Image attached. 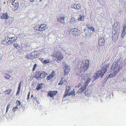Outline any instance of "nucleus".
<instances>
[{"instance_id": "9d476101", "label": "nucleus", "mask_w": 126, "mask_h": 126, "mask_svg": "<svg viewBox=\"0 0 126 126\" xmlns=\"http://www.w3.org/2000/svg\"><path fill=\"white\" fill-rule=\"evenodd\" d=\"M40 31H45L46 29L48 27V26L47 25L43 24L41 25L40 26Z\"/></svg>"}, {"instance_id": "c03bdc74", "label": "nucleus", "mask_w": 126, "mask_h": 126, "mask_svg": "<svg viewBox=\"0 0 126 126\" xmlns=\"http://www.w3.org/2000/svg\"><path fill=\"white\" fill-rule=\"evenodd\" d=\"M11 106V105L9 104L7 106V108H9Z\"/></svg>"}, {"instance_id": "49530a36", "label": "nucleus", "mask_w": 126, "mask_h": 126, "mask_svg": "<svg viewBox=\"0 0 126 126\" xmlns=\"http://www.w3.org/2000/svg\"><path fill=\"white\" fill-rule=\"evenodd\" d=\"M33 97V95H32L31 96V99H33V98H32Z\"/></svg>"}, {"instance_id": "79ce46f5", "label": "nucleus", "mask_w": 126, "mask_h": 126, "mask_svg": "<svg viewBox=\"0 0 126 126\" xmlns=\"http://www.w3.org/2000/svg\"><path fill=\"white\" fill-rule=\"evenodd\" d=\"M11 2L12 3H14L15 0H10Z\"/></svg>"}, {"instance_id": "2f4dec72", "label": "nucleus", "mask_w": 126, "mask_h": 126, "mask_svg": "<svg viewBox=\"0 0 126 126\" xmlns=\"http://www.w3.org/2000/svg\"><path fill=\"white\" fill-rule=\"evenodd\" d=\"M91 81V79L89 78L87 80L85 81L84 84L86 85V86L89 82H90Z\"/></svg>"}, {"instance_id": "f3484780", "label": "nucleus", "mask_w": 126, "mask_h": 126, "mask_svg": "<svg viewBox=\"0 0 126 126\" xmlns=\"http://www.w3.org/2000/svg\"><path fill=\"white\" fill-rule=\"evenodd\" d=\"M54 75L55 72H53L47 77L46 79L48 80H49L50 79L52 78Z\"/></svg>"}, {"instance_id": "5fc2aeb1", "label": "nucleus", "mask_w": 126, "mask_h": 126, "mask_svg": "<svg viewBox=\"0 0 126 126\" xmlns=\"http://www.w3.org/2000/svg\"><path fill=\"white\" fill-rule=\"evenodd\" d=\"M0 1H1V0H0Z\"/></svg>"}, {"instance_id": "b1692460", "label": "nucleus", "mask_w": 126, "mask_h": 126, "mask_svg": "<svg viewBox=\"0 0 126 126\" xmlns=\"http://www.w3.org/2000/svg\"><path fill=\"white\" fill-rule=\"evenodd\" d=\"M43 84L42 83H39V84L37 85V87L36 88V89L37 90H38L39 89H41L42 87Z\"/></svg>"}, {"instance_id": "393cba45", "label": "nucleus", "mask_w": 126, "mask_h": 126, "mask_svg": "<svg viewBox=\"0 0 126 126\" xmlns=\"http://www.w3.org/2000/svg\"><path fill=\"white\" fill-rule=\"evenodd\" d=\"M84 16L80 15L78 18V20L81 21H83L84 19Z\"/></svg>"}, {"instance_id": "4be33fe9", "label": "nucleus", "mask_w": 126, "mask_h": 126, "mask_svg": "<svg viewBox=\"0 0 126 126\" xmlns=\"http://www.w3.org/2000/svg\"><path fill=\"white\" fill-rule=\"evenodd\" d=\"M119 31H113V35L115 34V36H116V37L118 38V35L119 34Z\"/></svg>"}, {"instance_id": "aec40b11", "label": "nucleus", "mask_w": 126, "mask_h": 126, "mask_svg": "<svg viewBox=\"0 0 126 126\" xmlns=\"http://www.w3.org/2000/svg\"><path fill=\"white\" fill-rule=\"evenodd\" d=\"M9 16L8 14L7 13L4 14H3L2 16H1V18L2 19H6L8 18Z\"/></svg>"}, {"instance_id": "9b49d317", "label": "nucleus", "mask_w": 126, "mask_h": 126, "mask_svg": "<svg viewBox=\"0 0 126 126\" xmlns=\"http://www.w3.org/2000/svg\"><path fill=\"white\" fill-rule=\"evenodd\" d=\"M98 44L100 45H102L104 44V40L102 37H100L99 39Z\"/></svg>"}, {"instance_id": "bb28decb", "label": "nucleus", "mask_w": 126, "mask_h": 126, "mask_svg": "<svg viewBox=\"0 0 126 126\" xmlns=\"http://www.w3.org/2000/svg\"><path fill=\"white\" fill-rule=\"evenodd\" d=\"M70 23H76V20L73 17H72L71 18V19L70 21Z\"/></svg>"}, {"instance_id": "dca6fc26", "label": "nucleus", "mask_w": 126, "mask_h": 126, "mask_svg": "<svg viewBox=\"0 0 126 126\" xmlns=\"http://www.w3.org/2000/svg\"><path fill=\"white\" fill-rule=\"evenodd\" d=\"M125 32H126V21H125L124 23L123 30L122 33V35H125Z\"/></svg>"}, {"instance_id": "39448f33", "label": "nucleus", "mask_w": 126, "mask_h": 126, "mask_svg": "<svg viewBox=\"0 0 126 126\" xmlns=\"http://www.w3.org/2000/svg\"><path fill=\"white\" fill-rule=\"evenodd\" d=\"M38 55L39 54H36L35 53L32 52L31 54H29L26 55L25 58L29 59L32 60L35 58L38 57L39 55Z\"/></svg>"}, {"instance_id": "7ed1b4c3", "label": "nucleus", "mask_w": 126, "mask_h": 126, "mask_svg": "<svg viewBox=\"0 0 126 126\" xmlns=\"http://www.w3.org/2000/svg\"><path fill=\"white\" fill-rule=\"evenodd\" d=\"M52 56L55 58V60L58 63L60 62L63 58V54L58 51L53 53Z\"/></svg>"}, {"instance_id": "603ef678", "label": "nucleus", "mask_w": 126, "mask_h": 126, "mask_svg": "<svg viewBox=\"0 0 126 126\" xmlns=\"http://www.w3.org/2000/svg\"><path fill=\"white\" fill-rule=\"evenodd\" d=\"M82 43L81 42V43H80V44H82Z\"/></svg>"}, {"instance_id": "72a5a7b5", "label": "nucleus", "mask_w": 126, "mask_h": 126, "mask_svg": "<svg viewBox=\"0 0 126 126\" xmlns=\"http://www.w3.org/2000/svg\"><path fill=\"white\" fill-rule=\"evenodd\" d=\"M40 25H37L36 26L34 27V29L35 30L39 31L40 29Z\"/></svg>"}, {"instance_id": "c85d7f7f", "label": "nucleus", "mask_w": 126, "mask_h": 126, "mask_svg": "<svg viewBox=\"0 0 126 126\" xmlns=\"http://www.w3.org/2000/svg\"><path fill=\"white\" fill-rule=\"evenodd\" d=\"M114 35L115 34L112 35V39L113 41L114 42H115L117 40L118 38L116 37V36H115Z\"/></svg>"}, {"instance_id": "6e6552de", "label": "nucleus", "mask_w": 126, "mask_h": 126, "mask_svg": "<svg viewBox=\"0 0 126 126\" xmlns=\"http://www.w3.org/2000/svg\"><path fill=\"white\" fill-rule=\"evenodd\" d=\"M120 25L119 22H115L113 26V31H119Z\"/></svg>"}, {"instance_id": "a878e982", "label": "nucleus", "mask_w": 126, "mask_h": 126, "mask_svg": "<svg viewBox=\"0 0 126 126\" xmlns=\"http://www.w3.org/2000/svg\"><path fill=\"white\" fill-rule=\"evenodd\" d=\"M72 30L73 31V34L74 35H76L77 33L78 30L77 29L73 28Z\"/></svg>"}, {"instance_id": "a211bd4d", "label": "nucleus", "mask_w": 126, "mask_h": 126, "mask_svg": "<svg viewBox=\"0 0 126 126\" xmlns=\"http://www.w3.org/2000/svg\"><path fill=\"white\" fill-rule=\"evenodd\" d=\"M35 77L38 80H40L41 79V73L40 74L39 72H37L35 76Z\"/></svg>"}, {"instance_id": "f8f14e48", "label": "nucleus", "mask_w": 126, "mask_h": 126, "mask_svg": "<svg viewBox=\"0 0 126 126\" xmlns=\"http://www.w3.org/2000/svg\"><path fill=\"white\" fill-rule=\"evenodd\" d=\"M14 8H13V10L15 11L18 8V3H12Z\"/></svg>"}, {"instance_id": "f257e3e1", "label": "nucleus", "mask_w": 126, "mask_h": 126, "mask_svg": "<svg viewBox=\"0 0 126 126\" xmlns=\"http://www.w3.org/2000/svg\"><path fill=\"white\" fill-rule=\"evenodd\" d=\"M109 64H107L106 65L104 66L103 67L101 71H98L96 72V74L94 75L93 78H95V80L99 78L100 76H101V78H102L106 72L107 68H109Z\"/></svg>"}, {"instance_id": "8fccbe9b", "label": "nucleus", "mask_w": 126, "mask_h": 126, "mask_svg": "<svg viewBox=\"0 0 126 126\" xmlns=\"http://www.w3.org/2000/svg\"><path fill=\"white\" fill-rule=\"evenodd\" d=\"M34 0H31V2H33L34 1Z\"/></svg>"}, {"instance_id": "f03ea898", "label": "nucleus", "mask_w": 126, "mask_h": 126, "mask_svg": "<svg viewBox=\"0 0 126 126\" xmlns=\"http://www.w3.org/2000/svg\"><path fill=\"white\" fill-rule=\"evenodd\" d=\"M111 69L113 70V72L112 74H110L109 76L110 78L113 77L117 75L120 69L119 66L116 62H114L111 66Z\"/></svg>"}, {"instance_id": "e433bc0d", "label": "nucleus", "mask_w": 126, "mask_h": 126, "mask_svg": "<svg viewBox=\"0 0 126 126\" xmlns=\"http://www.w3.org/2000/svg\"><path fill=\"white\" fill-rule=\"evenodd\" d=\"M75 91L74 90V89H73L71 93H69L68 94V96H69L70 95L72 94L73 95L75 93Z\"/></svg>"}, {"instance_id": "423d86ee", "label": "nucleus", "mask_w": 126, "mask_h": 126, "mask_svg": "<svg viewBox=\"0 0 126 126\" xmlns=\"http://www.w3.org/2000/svg\"><path fill=\"white\" fill-rule=\"evenodd\" d=\"M64 68V75H67L70 70V66L67 64L65 63H63Z\"/></svg>"}, {"instance_id": "ea45409f", "label": "nucleus", "mask_w": 126, "mask_h": 126, "mask_svg": "<svg viewBox=\"0 0 126 126\" xmlns=\"http://www.w3.org/2000/svg\"><path fill=\"white\" fill-rule=\"evenodd\" d=\"M37 65L36 64H35L33 65V71H34L35 70V69L37 66Z\"/></svg>"}, {"instance_id": "37998d69", "label": "nucleus", "mask_w": 126, "mask_h": 126, "mask_svg": "<svg viewBox=\"0 0 126 126\" xmlns=\"http://www.w3.org/2000/svg\"><path fill=\"white\" fill-rule=\"evenodd\" d=\"M21 82H20L18 84V88H20Z\"/></svg>"}, {"instance_id": "7c9ffc66", "label": "nucleus", "mask_w": 126, "mask_h": 126, "mask_svg": "<svg viewBox=\"0 0 126 126\" xmlns=\"http://www.w3.org/2000/svg\"><path fill=\"white\" fill-rule=\"evenodd\" d=\"M87 27L91 31H95L94 28L90 27L88 25H87Z\"/></svg>"}, {"instance_id": "58836bf2", "label": "nucleus", "mask_w": 126, "mask_h": 126, "mask_svg": "<svg viewBox=\"0 0 126 126\" xmlns=\"http://www.w3.org/2000/svg\"><path fill=\"white\" fill-rule=\"evenodd\" d=\"M49 61L47 60H45L44 61H43V63L46 64L49 63Z\"/></svg>"}, {"instance_id": "c756f323", "label": "nucleus", "mask_w": 126, "mask_h": 126, "mask_svg": "<svg viewBox=\"0 0 126 126\" xmlns=\"http://www.w3.org/2000/svg\"><path fill=\"white\" fill-rule=\"evenodd\" d=\"M18 107L16 106L14 107L13 109V112L15 113L16 111L18 110Z\"/></svg>"}, {"instance_id": "a19ab883", "label": "nucleus", "mask_w": 126, "mask_h": 126, "mask_svg": "<svg viewBox=\"0 0 126 126\" xmlns=\"http://www.w3.org/2000/svg\"><path fill=\"white\" fill-rule=\"evenodd\" d=\"M30 93L29 92V94L28 96V97L27 98V100L28 101H29L30 100Z\"/></svg>"}, {"instance_id": "cd10ccee", "label": "nucleus", "mask_w": 126, "mask_h": 126, "mask_svg": "<svg viewBox=\"0 0 126 126\" xmlns=\"http://www.w3.org/2000/svg\"><path fill=\"white\" fill-rule=\"evenodd\" d=\"M4 77L7 79H9L10 78V76L8 74L5 73L4 74Z\"/></svg>"}, {"instance_id": "5701e85b", "label": "nucleus", "mask_w": 126, "mask_h": 126, "mask_svg": "<svg viewBox=\"0 0 126 126\" xmlns=\"http://www.w3.org/2000/svg\"><path fill=\"white\" fill-rule=\"evenodd\" d=\"M66 81L63 78L60 81V82L58 84L59 85H62L63 83H66Z\"/></svg>"}, {"instance_id": "09e8293b", "label": "nucleus", "mask_w": 126, "mask_h": 126, "mask_svg": "<svg viewBox=\"0 0 126 126\" xmlns=\"http://www.w3.org/2000/svg\"><path fill=\"white\" fill-rule=\"evenodd\" d=\"M79 87V85H78V86H76V87Z\"/></svg>"}, {"instance_id": "3c124183", "label": "nucleus", "mask_w": 126, "mask_h": 126, "mask_svg": "<svg viewBox=\"0 0 126 126\" xmlns=\"http://www.w3.org/2000/svg\"><path fill=\"white\" fill-rule=\"evenodd\" d=\"M85 35L86 36L87 35V33H85Z\"/></svg>"}, {"instance_id": "ddd939ff", "label": "nucleus", "mask_w": 126, "mask_h": 126, "mask_svg": "<svg viewBox=\"0 0 126 126\" xmlns=\"http://www.w3.org/2000/svg\"><path fill=\"white\" fill-rule=\"evenodd\" d=\"M57 93V92L56 91H51L48 93V95L50 97H52L55 96Z\"/></svg>"}, {"instance_id": "c9c22d12", "label": "nucleus", "mask_w": 126, "mask_h": 126, "mask_svg": "<svg viewBox=\"0 0 126 126\" xmlns=\"http://www.w3.org/2000/svg\"><path fill=\"white\" fill-rule=\"evenodd\" d=\"M16 103L17 104L16 106L17 107H18V106H19L21 105V103L19 101L17 100L16 102Z\"/></svg>"}, {"instance_id": "4468645a", "label": "nucleus", "mask_w": 126, "mask_h": 126, "mask_svg": "<svg viewBox=\"0 0 126 126\" xmlns=\"http://www.w3.org/2000/svg\"><path fill=\"white\" fill-rule=\"evenodd\" d=\"M64 18L65 17H60L57 18V21H60L61 23L64 24Z\"/></svg>"}, {"instance_id": "6ab92c4d", "label": "nucleus", "mask_w": 126, "mask_h": 126, "mask_svg": "<svg viewBox=\"0 0 126 126\" xmlns=\"http://www.w3.org/2000/svg\"><path fill=\"white\" fill-rule=\"evenodd\" d=\"M70 87L69 86H67L66 87V90L65 92V94L64 95V97H65L66 96L68 95V94L69 92L70 91Z\"/></svg>"}, {"instance_id": "2eb2a0df", "label": "nucleus", "mask_w": 126, "mask_h": 126, "mask_svg": "<svg viewBox=\"0 0 126 126\" xmlns=\"http://www.w3.org/2000/svg\"><path fill=\"white\" fill-rule=\"evenodd\" d=\"M85 86H82L79 89L77 92V93H82L86 89Z\"/></svg>"}, {"instance_id": "20e7f679", "label": "nucleus", "mask_w": 126, "mask_h": 126, "mask_svg": "<svg viewBox=\"0 0 126 126\" xmlns=\"http://www.w3.org/2000/svg\"><path fill=\"white\" fill-rule=\"evenodd\" d=\"M89 62L88 60L82 61L80 65L81 72H85L89 67Z\"/></svg>"}, {"instance_id": "a18cd8bd", "label": "nucleus", "mask_w": 126, "mask_h": 126, "mask_svg": "<svg viewBox=\"0 0 126 126\" xmlns=\"http://www.w3.org/2000/svg\"><path fill=\"white\" fill-rule=\"evenodd\" d=\"M9 109V108H6V113H7V112L8 111Z\"/></svg>"}, {"instance_id": "de8ad7c7", "label": "nucleus", "mask_w": 126, "mask_h": 126, "mask_svg": "<svg viewBox=\"0 0 126 126\" xmlns=\"http://www.w3.org/2000/svg\"><path fill=\"white\" fill-rule=\"evenodd\" d=\"M86 31H87V30H86V29H85V30H84V32H85Z\"/></svg>"}, {"instance_id": "1a4fd4ad", "label": "nucleus", "mask_w": 126, "mask_h": 126, "mask_svg": "<svg viewBox=\"0 0 126 126\" xmlns=\"http://www.w3.org/2000/svg\"><path fill=\"white\" fill-rule=\"evenodd\" d=\"M81 5L80 4H73L71 5V7L72 8H74L76 10H78L80 8Z\"/></svg>"}, {"instance_id": "473e14b6", "label": "nucleus", "mask_w": 126, "mask_h": 126, "mask_svg": "<svg viewBox=\"0 0 126 126\" xmlns=\"http://www.w3.org/2000/svg\"><path fill=\"white\" fill-rule=\"evenodd\" d=\"M14 35L13 34H9L8 36V37L9 38L8 40L11 39L13 37H14Z\"/></svg>"}, {"instance_id": "412c9836", "label": "nucleus", "mask_w": 126, "mask_h": 126, "mask_svg": "<svg viewBox=\"0 0 126 126\" xmlns=\"http://www.w3.org/2000/svg\"><path fill=\"white\" fill-rule=\"evenodd\" d=\"M47 73H45L44 71H42L41 73V79L45 78L47 75Z\"/></svg>"}, {"instance_id": "864d4df0", "label": "nucleus", "mask_w": 126, "mask_h": 126, "mask_svg": "<svg viewBox=\"0 0 126 126\" xmlns=\"http://www.w3.org/2000/svg\"><path fill=\"white\" fill-rule=\"evenodd\" d=\"M42 0H40V1H42Z\"/></svg>"}, {"instance_id": "f704fd0d", "label": "nucleus", "mask_w": 126, "mask_h": 126, "mask_svg": "<svg viewBox=\"0 0 126 126\" xmlns=\"http://www.w3.org/2000/svg\"><path fill=\"white\" fill-rule=\"evenodd\" d=\"M13 45L17 49H18L19 48V46H18V44H17L14 43Z\"/></svg>"}, {"instance_id": "0eeeda50", "label": "nucleus", "mask_w": 126, "mask_h": 126, "mask_svg": "<svg viewBox=\"0 0 126 126\" xmlns=\"http://www.w3.org/2000/svg\"><path fill=\"white\" fill-rule=\"evenodd\" d=\"M17 38L16 37H13L10 39L8 40V39L7 38H5V41L8 44H10L11 43H13L15 42L17 40Z\"/></svg>"}, {"instance_id": "4c0bfd02", "label": "nucleus", "mask_w": 126, "mask_h": 126, "mask_svg": "<svg viewBox=\"0 0 126 126\" xmlns=\"http://www.w3.org/2000/svg\"><path fill=\"white\" fill-rule=\"evenodd\" d=\"M20 89L18 88L17 92L16 94V96H17L19 95L20 92Z\"/></svg>"}]
</instances>
